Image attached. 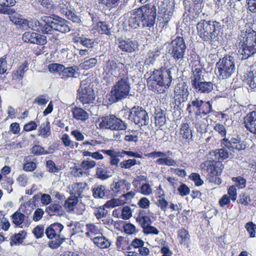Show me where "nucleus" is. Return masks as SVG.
I'll return each instance as SVG.
<instances>
[{"instance_id":"nucleus-14","label":"nucleus","mask_w":256,"mask_h":256,"mask_svg":"<svg viewBox=\"0 0 256 256\" xmlns=\"http://www.w3.org/2000/svg\"><path fill=\"white\" fill-rule=\"evenodd\" d=\"M188 86L186 83L177 84L174 89V108L177 110H182L184 106L183 103L188 100Z\"/></svg>"},{"instance_id":"nucleus-5","label":"nucleus","mask_w":256,"mask_h":256,"mask_svg":"<svg viewBox=\"0 0 256 256\" xmlns=\"http://www.w3.org/2000/svg\"><path fill=\"white\" fill-rule=\"evenodd\" d=\"M130 88L128 74L120 76L112 88L110 100L116 102L126 98L129 96Z\"/></svg>"},{"instance_id":"nucleus-23","label":"nucleus","mask_w":256,"mask_h":256,"mask_svg":"<svg viewBox=\"0 0 256 256\" xmlns=\"http://www.w3.org/2000/svg\"><path fill=\"white\" fill-rule=\"evenodd\" d=\"M72 112L73 118L77 120L84 122L88 118V113L81 108L75 106L72 109Z\"/></svg>"},{"instance_id":"nucleus-8","label":"nucleus","mask_w":256,"mask_h":256,"mask_svg":"<svg viewBox=\"0 0 256 256\" xmlns=\"http://www.w3.org/2000/svg\"><path fill=\"white\" fill-rule=\"evenodd\" d=\"M64 226L60 223L54 222L46 230L47 237L51 240L48 242L50 248L52 249L58 248L64 242L65 238L62 234Z\"/></svg>"},{"instance_id":"nucleus-3","label":"nucleus","mask_w":256,"mask_h":256,"mask_svg":"<svg viewBox=\"0 0 256 256\" xmlns=\"http://www.w3.org/2000/svg\"><path fill=\"white\" fill-rule=\"evenodd\" d=\"M172 70H174L162 67L159 70H154L148 80L149 88L154 92L160 93L164 90H159V88H168L172 80Z\"/></svg>"},{"instance_id":"nucleus-24","label":"nucleus","mask_w":256,"mask_h":256,"mask_svg":"<svg viewBox=\"0 0 256 256\" xmlns=\"http://www.w3.org/2000/svg\"><path fill=\"white\" fill-rule=\"evenodd\" d=\"M86 186L87 184L85 182L74 183L72 186L70 194L77 198L82 197V193Z\"/></svg>"},{"instance_id":"nucleus-22","label":"nucleus","mask_w":256,"mask_h":256,"mask_svg":"<svg viewBox=\"0 0 256 256\" xmlns=\"http://www.w3.org/2000/svg\"><path fill=\"white\" fill-rule=\"evenodd\" d=\"M155 124L158 126H164L166 122V110L157 107L154 112Z\"/></svg>"},{"instance_id":"nucleus-32","label":"nucleus","mask_w":256,"mask_h":256,"mask_svg":"<svg viewBox=\"0 0 256 256\" xmlns=\"http://www.w3.org/2000/svg\"><path fill=\"white\" fill-rule=\"evenodd\" d=\"M72 40L75 43H80L87 48H92L93 46L94 41L92 39L88 38L82 36H74Z\"/></svg>"},{"instance_id":"nucleus-44","label":"nucleus","mask_w":256,"mask_h":256,"mask_svg":"<svg viewBox=\"0 0 256 256\" xmlns=\"http://www.w3.org/2000/svg\"><path fill=\"white\" fill-rule=\"evenodd\" d=\"M136 222H138L142 228V230L145 228L148 225L151 224L152 220L148 216H138L136 219Z\"/></svg>"},{"instance_id":"nucleus-53","label":"nucleus","mask_w":256,"mask_h":256,"mask_svg":"<svg viewBox=\"0 0 256 256\" xmlns=\"http://www.w3.org/2000/svg\"><path fill=\"white\" fill-rule=\"evenodd\" d=\"M31 152L36 156L48 154L50 152L45 150L44 148L40 145H34L31 148Z\"/></svg>"},{"instance_id":"nucleus-58","label":"nucleus","mask_w":256,"mask_h":256,"mask_svg":"<svg viewBox=\"0 0 256 256\" xmlns=\"http://www.w3.org/2000/svg\"><path fill=\"white\" fill-rule=\"evenodd\" d=\"M213 176H218L221 174L222 172V170L224 168V166L220 161L216 162L215 159H214V162L213 166Z\"/></svg>"},{"instance_id":"nucleus-6","label":"nucleus","mask_w":256,"mask_h":256,"mask_svg":"<svg viewBox=\"0 0 256 256\" xmlns=\"http://www.w3.org/2000/svg\"><path fill=\"white\" fill-rule=\"evenodd\" d=\"M236 70L234 58L226 55L220 58L216 63L215 72L220 79L224 80L230 78Z\"/></svg>"},{"instance_id":"nucleus-33","label":"nucleus","mask_w":256,"mask_h":256,"mask_svg":"<svg viewBox=\"0 0 256 256\" xmlns=\"http://www.w3.org/2000/svg\"><path fill=\"white\" fill-rule=\"evenodd\" d=\"M93 242L95 244L100 248H108L110 244V242L103 236H99L94 238Z\"/></svg>"},{"instance_id":"nucleus-64","label":"nucleus","mask_w":256,"mask_h":256,"mask_svg":"<svg viewBox=\"0 0 256 256\" xmlns=\"http://www.w3.org/2000/svg\"><path fill=\"white\" fill-rule=\"evenodd\" d=\"M32 233L36 238H41L44 236V226L42 225L37 226L32 230Z\"/></svg>"},{"instance_id":"nucleus-50","label":"nucleus","mask_w":256,"mask_h":256,"mask_svg":"<svg viewBox=\"0 0 256 256\" xmlns=\"http://www.w3.org/2000/svg\"><path fill=\"white\" fill-rule=\"evenodd\" d=\"M109 172L106 169L101 167H98L96 169V174L98 178L102 180H105L110 176Z\"/></svg>"},{"instance_id":"nucleus-34","label":"nucleus","mask_w":256,"mask_h":256,"mask_svg":"<svg viewBox=\"0 0 256 256\" xmlns=\"http://www.w3.org/2000/svg\"><path fill=\"white\" fill-rule=\"evenodd\" d=\"M38 136L43 138H46L50 135V123L48 120L41 124L38 128Z\"/></svg>"},{"instance_id":"nucleus-7","label":"nucleus","mask_w":256,"mask_h":256,"mask_svg":"<svg viewBox=\"0 0 256 256\" xmlns=\"http://www.w3.org/2000/svg\"><path fill=\"white\" fill-rule=\"evenodd\" d=\"M186 44L183 37L177 36L173 40L168 48V54L179 64L184 62L186 50Z\"/></svg>"},{"instance_id":"nucleus-38","label":"nucleus","mask_w":256,"mask_h":256,"mask_svg":"<svg viewBox=\"0 0 256 256\" xmlns=\"http://www.w3.org/2000/svg\"><path fill=\"white\" fill-rule=\"evenodd\" d=\"M100 152L104 154H106L110 156V164L112 166H118V164L120 162V160L114 154V150H101Z\"/></svg>"},{"instance_id":"nucleus-9","label":"nucleus","mask_w":256,"mask_h":256,"mask_svg":"<svg viewBox=\"0 0 256 256\" xmlns=\"http://www.w3.org/2000/svg\"><path fill=\"white\" fill-rule=\"evenodd\" d=\"M186 110L190 114L194 112L196 117L206 116L213 112L212 104L210 101H204L198 98H194L188 103Z\"/></svg>"},{"instance_id":"nucleus-37","label":"nucleus","mask_w":256,"mask_h":256,"mask_svg":"<svg viewBox=\"0 0 256 256\" xmlns=\"http://www.w3.org/2000/svg\"><path fill=\"white\" fill-rule=\"evenodd\" d=\"M32 156H26L24 159L23 169L26 172H32L36 168V162L32 161Z\"/></svg>"},{"instance_id":"nucleus-61","label":"nucleus","mask_w":256,"mask_h":256,"mask_svg":"<svg viewBox=\"0 0 256 256\" xmlns=\"http://www.w3.org/2000/svg\"><path fill=\"white\" fill-rule=\"evenodd\" d=\"M4 216L5 214L2 212V216L0 217V226L2 230H7L10 228V224Z\"/></svg>"},{"instance_id":"nucleus-63","label":"nucleus","mask_w":256,"mask_h":256,"mask_svg":"<svg viewBox=\"0 0 256 256\" xmlns=\"http://www.w3.org/2000/svg\"><path fill=\"white\" fill-rule=\"evenodd\" d=\"M98 27L99 29V31L102 34H105L107 35L110 34V29L106 22H99L98 24Z\"/></svg>"},{"instance_id":"nucleus-11","label":"nucleus","mask_w":256,"mask_h":256,"mask_svg":"<svg viewBox=\"0 0 256 256\" xmlns=\"http://www.w3.org/2000/svg\"><path fill=\"white\" fill-rule=\"evenodd\" d=\"M77 92V100L84 106V108L86 109L87 105L94 103L95 99L94 93L88 80H86L81 82Z\"/></svg>"},{"instance_id":"nucleus-36","label":"nucleus","mask_w":256,"mask_h":256,"mask_svg":"<svg viewBox=\"0 0 256 256\" xmlns=\"http://www.w3.org/2000/svg\"><path fill=\"white\" fill-rule=\"evenodd\" d=\"M78 198L76 196H70L66 201L64 204V208L68 212L74 210L75 207L78 204Z\"/></svg>"},{"instance_id":"nucleus-30","label":"nucleus","mask_w":256,"mask_h":256,"mask_svg":"<svg viewBox=\"0 0 256 256\" xmlns=\"http://www.w3.org/2000/svg\"><path fill=\"white\" fill-rule=\"evenodd\" d=\"M180 138L182 140H190L192 138V131L187 123L182 124L180 128Z\"/></svg>"},{"instance_id":"nucleus-19","label":"nucleus","mask_w":256,"mask_h":256,"mask_svg":"<svg viewBox=\"0 0 256 256\" xmlns=\"http://www.w3.org/2000/svg\"><path fill=\"white\" fill-rule=\"evenodd\" d=\"M243 82L248 86V90H252L256 88V70H248L243 76Z\"/></svg>"},{"instance_id":"nucleus-56","label":"nucleus","mask_w":256,"mask_h":256,"mask_svg":"<svg viewBox=\"0 0 256 256\" xmlns=\"http://www.w3.org/2000/svg\"><path fill=\"white\" fill-rule=\"evenodd\" d=\"M28 29H31L34 31L40 32L41 22L36 19L30 18L28 20Z\"/></svg>"},{"instance_id":"nucleus-2","label":"nucleus","mask_w":256,"mask_h":256,"mask_svg":"<svg viewBox=\"0 0 256 256\" xmlns=\"http://www.w3.org/2000/svg\"><path fill=\"white\" fill-rule=\"evenodd\" d=\"M196 28L198 36L209 44L218 42L222 38V28L218 22L202 20L198 23Z\"/></svg>"},{"instance_id":"nucleus-54","label":"nucleus","mask_w":256,"mask_h":256,"mask_svg":"<svg viewBox=\"0 0 256 256\" xmlns=\"http://www.w3.org/2000/svg\"><path fill=\"white\" fill-rule=\"evenodd\" d=\"M178 237L180 239V242L182 244L184 242H188L190 238V236L188 231L184 228L178 230Z\"/></svg>"},{"instance_id":"nucleus-4","label":"nucleus","mask_w":256,"mask_h":256,"mask_svg":"<svg viewBox=\"0 0 256 256\" xmlns=\"http://www.w3.org/2000/svg\"><path fill=\"white\" fill-rule=\"evenodd\" d=\"M238 52L242 60H246L256 53V32L252 28L242 31L238 36Z\"/></svg>"},{"instance_id":"nucleus-35","label":"nucleus","mask_w":256,"mask_h":256,"mask_svg":"<svg viewBox=\"0 0 256 256\" xmlns=\"http://www.w3.org/2000/svg\"><path fill=\"white\" fill-rule=\"evenodd\" d=\"M12 22L18 26L20 28L27 30L28 29V20L18 17L16 16H12L11 19Z\"/></svg>"},{"instance_id":"nucleus-29","label":"nucleus","mask_w":256,"mask_h":256,"mask_svg":"<svg viewBox=\"0 0 256 256\" xmlns=\"http://www.w3.org/2000/svg\"><path fill=\"white\" fill-rule=\"evenodd\" d=\"M210 155L215 160L220 162L226 159L228 156V151L224 148L216 150L212 152H210Z\"/></svg>"},{"instance_id":"nucleus-13","label":"nucleus","mask_w":256,"mask_h":256,"mask_svg":"<svg viewBox=\"0 0 256 256\" xmlns=\"http://www.w3.org/2000/svg\"><path fill=\"white\" fill-rule=\"evenodd\" d=\"M128 119L139 127L146 126L149 123L147 112L142 108L138 106H134L130 109Z\"/></svg>"},{"instance_id":"nucleus-10","label":"nucleus","mask_w":256,"mask_h":256,"mask_svg":"<svg viewBox=\"0 0 256 256\" xmlns=\"http://www.w3.org/2000/svg\"><path fill=\"white\" fill-rule=\"evenodd\" d=\"M104 78H106L109 82L112 80V76L120 78L128 74V72L124 65L114 60L106 61L104 65Z\"/></svg>"},{"instance_id":"nucleus-52","label":"nucleus","mask_w":256,"mask_h":256,"mask_svg":"<svg viewBox=\"0 0 256 256\" xmlns=\"http://www.w3.org/2000/svg\"><path fill=\"white\" fill-rule=\"evenodd\" d=\"M97 62L96 58H92L81 63L80 66L83 69L88 70L94 66Z\"/></svg>"},{"instance_id":"nucleus-62","label":"nucleus","mask_w":256,"mask_h":256,"mask_svg":"<svg viewBox=\"0 0 256 256\" xmlns=\"http://www.w3.org/2000/svg\"><path fill=\"white\" fill-rule=\"evenodd\" d=\"M24 238V236H22V234H21L20 233L16 234L11 238V240L10 242L11 246L18 245L20 244H22Z\"/></svg>"},{"instance_id":"nucleus-59","label":"nucleus","mask_w":256,"mask_h":256,"mask_svg":"<svg viewBox=\"0 0 256 256\" xmlns=\"http://www.w3.org/2000/svg\"><path fill=\"white\" fill-rule=\"evenodd\" d=\"M44 24L41 22L40 32L43 34H50L52 30H54L53 26L50 23L44 22Z\"/></svg>"},{"instance_id":"nucleus-17","label":"nucleus","mask_w":256,"mask_h":256,"mask_svg":"<svg viewBox=\"0 0 256 256\" xmlns=\"http://www.w3.org/2000/svg\"><path fill=\"white\" fill-rule=\"evenodd\" d=\"M26 214L27 216L22 212L16 211L11 216L12 222L21 228L24 226L28 227L31 222V220L28 218V213Z\"/></svg>"},{"instance_id":"nucleus-18","label":"nucleus","mask_w":256,"mask_h":256,"mask_svg":"<svg viewBox=\"0 0 256 256\" xmlns=\"http://www.w3.org/2000/svg\"><path fill=\"white\" fill-rule=\"evenodd\" d=\"M243 124L248 130L256 134V110L248 113L244 118Z\"/></svg>"},{"instance_id":"nucleus-49","label":"nucleus","mask_w":256,"mask_h":256,"mask_svg":"<svg viewBox=\"0 0 256 256\" xmlns=\"http://www.w3.org/2000/svg\"><path fill=\"white\" fill-rule=\"evenodd\" d=\"M96 166V162L90 158H86L83 160L80 164L84 170H86L94 168Z\"/></svg>"},{"instance_id":"nucleus-41","label":"nucleus","mask_w":256,"mask_h":256,"mask_svg":"<svg viewBox=\"0 0 256 256\" xmlns=\"http://www.w3.org/2000/svg\"><path fill=\"white\" fill-rule=\"evenodd\" d=\"M124 186H130V183L127 182L125 180H121L118 182H114L110 185L111 190L114 193L119 192Z\"/></svg>"},{"instance_id":"nucleus-21","label":"nucleus","mask_w":256,"mask_h":256,"mask_svg":"<svg viewBox=\"0 0 256 256\" xmlns=\"http://www.w3.org/2000/svg\"><path fill=\"white\" fill-rule=\"evenodd\" d=\"M92 195L96 198H104L109 195V190L104 185L95 184L92 188Z\"/></svg>"},{"instance_id":"nucleus-51","label":"nucleus","mask_w":256,"mask_h":256,"mask_svg":"<svg viewBox=\"0 0 256 256\" xmlns=\"http://www.w3.org/2000/svg\"><path fill=\"white\" fill-rule=\"evenodd\" d=\"M64 66L62 64L53 63L48 65V68L50 72L58 73L60 76V74L62 72Z\"/></svg>"},{"instance_id":"nucleus-16","label":"nucleus","mask_w":256,"mask_h":256,"mask_svg":"<svg viewBox=\"0 0 256 256\" xmlns=\"http://www.w3.org/2000/svg\"><path fill=\"white\" fill-rule=\"evenodd\" d=\"M22 40L25 42L44 45L47 42L46 37L45 36L32 32H26L22 36Z\"/></svg>"},{"instance_id":"nucleus-27","label":"nucleus","mask_w":256,"mask_h":256,"mask_svg":"<svg viewBox=\"0 0 256 256\" xmlns=\"http://www.w3.org/2000/svg\"><path fill=\"white\" fill-rule=\"evenodd\" d=\"M77 66L65 67L64 66L62 72L60 74L61 78L66 79L70 78H76V74L78 73Z\"/></svg>"},{"instance_id":"nucleus-43","label":"nucleus","mask_w":256,"mask_h":256,"mask_svg":"<svg viewBox=\"0 0 256 256\" xmlns=\"http://www.w3.org/2000/svg\"><path fill=\"white\" fill-rule=\"evenodd\" d=\"M116 244L118 250H126V245L128 244V240L126 238L119 236L116 238Z\"/></svg>"},{"instance_id":"nucleus-15","label":"nucleus","mask_w":256,"mask_h":256,"mask_svg":"<svg viewBox=\"0 0 256 256\" xmlns=\"http://www.w3.org/2000/svg\"><path fill=\"white\" fill-rule=\"evenodd\" d=\"M41 20L43 22L50 23L55 30L62 33H66L70 31L68 21L60 17L52 18L44 16L42 17Z\"/></svg>"},{"instance_id":"nucleus-45","label":"nucleus","mask_w":256,"mask_h":256,"mask_svg":"<svg viewBox=\"0 0 256 256\" xmlns=\"http://www.w3.org/2000/svg\"><path fill=\"white\" fill-rule=\"evenodd\" d=\"M20 128L19 124L17 122L12 123L10 127V130L8 132H5L2 134L3 137L4 138H8V135L11 134V132H12L14 134H17L20 132Z\"/></svg>"},{"instance_id":"nucleus-31","label":"nucleus","mask_w":256,"mask_h":256,"mask_svg":"<svg viewBox=\"0 0 256 256\" xmlns=\"http://www.w3.org/2000/svg\"><path fill=\"white\" fill-rule=\"evenodd\" d=\"M46 212L50 216L60 215L62 208L58 204H52L46 208Z\"/></svg>"},{"instance_id":"nucleus-60","label":"nucleus","mask_w":256,"mask_h":256,"mask_svg":"<svg viewBox=\"0 0 256 256\" xmlns=\"http://www.w3.org/2000/svg\"><path fill=\"white\" fill-rule=\"evenodd\" d=\"M245 228L249 233L251 238H254L256 235V225L252 222H247L245 225Z\"/></svg>"},{"instance_id":"nucleus-42","label":"nucleus","mask_w":256,"mask_h":256,"mask_svg":"<svg viewBox=\"0 0 256 256\" xmlns=\"http://www.w3.org/2000/svg\"><path fill=\"white\" fill-rule=\"evenodd\" d=\"M28 70V62H24L20 66L18 70L13 73V78L14 79L22 80L25 72Z\"/></svg>"},{"instance_id":"nucleus-1","label":"nucleus","mask_w":256,"mask_h":256,"mask_svg":"<svg viewBox=\"0 0 256 256\" xmlns=\"http://www.w3.org/2000/svg\"><path fill=\"white\" fill-rule=\"evenodd\" d=\"M156 6L152 4H146L134 9L128 18V26L132 30L141 28L150 30L156 22Z\"/></svg>"},{"instance_id":"nucleus-20","label":"nucleus","mask_w":256,"mask_h":256,"mask_svg":"<svg viewBox=\"0 0 256 256\" xmlns=\"http://www.w3.org/2000/svg\"><path fill=\"white\" fill-rule=\"evenodd\" d=\"M138 43L130 39L120 40L118 42V48L121 50L127 52H134L138 48Z\"/></svg>"},{"instance_id":"nucleus-40","label":"nucleus","mask_w":256,"mask_h":256,"mask_svg":"<svg viewBox=\"0 0 256 256\" xmlns=\"http://www.w3.org/2000/svg\"><path fill=\"white\" fill-rule=\"evenodd\" d=\"M106 208L104 205L103 206H100L94 210V214L98 220L106 218L110 216L109 212Z\"/></svg>"},{"instance_id":"nucleus-26","label":"nucleus","mask_w":256,"mask_h":256,"mask_svg":"<svg viewBox=\"0 0 256 256\" xmlns=\"http://www.w3.org/2000/svg\"><path fill=\"white\" fill-rule=\"evenodd\" d=\"M222 144L228 148V149H236L240 150L242 146L240 144V141L236 138H232L229 140L228 138H224L222 140Z\"/></svg>"},{"instance_id":"nucleus-12","label":"nucleus","mask_w":256,"mask_h":256,"mask_svg":"<svg viewBox=\"0 0 256 256\" xmlns=\"http://www.w3.org/2000/svg\"><path fill=\"white\" fill-rule=\"evenodd\" d=\"M100 129H109L111 130H123L128 128V124L114 114L103 116L98 120Z\"/></svg>"},{"instance_id":"nucleus-57","label":"nucleus","mask_w":256,"mask_h":256,"mask_svg":"<svg viewBox=\"0 0 256 256\" xmlns=\"http://www.w3.org/2000/svg\"><path fill=\"white\" fill-rule=\"evenodd\" d=\"M137 164L136 160L135 159H128L124 160L120 163V166L122 168L129 169L132 166Z\"/></svg>"},{"instance_id":"nucleus-39","label":"nucleus","mask_w":256,"mask_h":256,"mask_svg":"<svg viewBox=\"0 0 256 256\" xmlns=\"http://www.w3.org/2000/svg\"><path fill=\"white\" fill-rule=\"evenodd\" d=\"M156 163L159 165H164L168 166H175L176 164V161L173 158L166 156L157 159Z\"/></svg>"},{"instance_id":"nucleus-25","label":"nucleus","mask_w":256,"mask_h":256,"mask_svg":"<svg viewBox=\"0 0 256 256\" xmlns=\"http://www.w3.org/2000/svg\"><path fill=\"white\" fill-rule=\"evenodd\" d=\"M192 87L200 92L208 93L213 90V84L210 82H200Z\"/></svg>"},{"instance_id":"nucleus-28","label":"nucleus","mask_w":256,"mask_h":256,"mask_svg":"<svg viewBox=\"0 0 256 256\" xmlns=\"http://www.w3.org/2000/svg\"><path fill=\"white\" fill-rule=\"evenodd\" d=\"M212 160H206L200 164V168L204 173L206 174L207 176H212L213 174V166L214 158L212 156Z\"/></svg>"},{"instance_id":"nucleus-48","label":"nucleus","mask_w":256,"mask_h":256,"mask_svg":"<svg viewBox=\"0 0 256 256\" xmlns=\"http://www.w3.org/2000/svg\"><path fill=\"white\" fill-rule=\"evenodd\" d=\"M120 2V0H98L99 4L104 5L109 9L117 7Z\"/></svg>"},{"instance_id":"nucleus-46","label":"nucleus","mask_w":256,"mask_h":256,"mask_svg":"<svg viewBox=\"0 0 256 256\" xmlns=\"http://www.w3.org/2000/svg\"><path fill=\"white\" fill-rule=\"evenodd\" d=\"M86 234L88 236H90L92 234H96L100 232V230L98 226L92 224H86Z\"/></svg>"},{"instance_id":"nucleus-55","label":"nucleus","mask_w":256,"mask_h":256,"mask_svg":"<svg viewBox=\"0 0 256 256\" xmlns=\"http://www.w3.org/2000/svg\"><path fill=\"white\" fill-rule=\"evenodd\" d=\"M192 72L193 79L192 80V86H196V83L200 82V76L202 73V70L200 68H195L194 70H193Z\"/></svg>"},{"instance_id":"nucleus-47","label":"nucleus","mask_w":256,"mask_h":256,"mask_svg":"<svg viewBox=\"0 0 256 256\" xmlns=\"http://www.w3.org/2000/svg\"><path fill=\"white\" fill-rule=\"evenodd\" d=\"M126 203V202L122 198H112L108 200L105 204L104 206L107 208H114L115 206H119Z\"/></svg>"}]
</instances>
